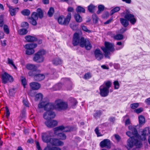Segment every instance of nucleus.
Segmentation results:
<instances>
[{
  "label": "nucleus",
  "mask_w": 150,
  "mask_h": 150,
  "mask_svg": "<svg viewBox=\"0 0 150 150\" xmlns=\"http://www.w3.org/2000/svg\"><path fill=\"white\" fill-rule=\"evenodd\" d=\"M128 128L130 131L127 132L126 134L130 137L127 141L126 148L128 150H130L134 145L138 147H140L142 143L140 141L137 129L132 126H129Z\"/></svg>",
  "instance_id": "f257e3e1"
},
{
  "label": "nucleus",
  "mask_w": 150,
  "mask_h": 150,
  "mask_svg": "<svg viewBox=\"0 0 150 150\" xmlns=\"http://www.w3.org/2000/svg\"><path fill=\"white\" fill-rule=\"evenodd\" d=\"M55 103L54 104L49 103L47 101H42L38 105L39 108H44L45 110L47 112L44 114L43 117L45 119H49L53 118L55 117L56 115L54 112L51 110L55 109Z\"/></svg>",
  "instance_id": "f03ea898"
},
{
  "label": "nucleus",
  "mask_w": 150,
  "mask_h": 150,
  "mask_svg": "<svg viewBox=\"0 0 150 150\" xmlns=\"http://www.w3.org/2000/svg\"><path fill=\"white\" fill-rule=\"evenodd\" d=\"M74 46L79 45L82 47H85L88 50H90L92 47V45L89 40L83 37L80 38L79 34L77 33L74 34L72 42Z\"/></svg>",
  "instance_id": "7ed1b4c3"
},
{
  "label": "nucleus",
  "mask_w": 150,
  "mask_h": 150,
  "mask_svg": "<svg viewBox=\"0 0 150 150\" xmlns=\"http://www.w3.org/2000/svg\"><path fill=\"white\" fill-rule=\"evenodd\" d=\"M111 82L110 81L105 82L99 88L100 93L101 96L105 97L108 95L109 89L111 86Z\"/></svg>",
  "instance_id": "20e7f679"
},
{
  "label": "nucleus",
  "mask_w": 150,
  "mask_h": 150,
  "mask_svg": "<svg viewBox=\"0 0 150 150\" xmlns=\"http://www.w3.org/2000/svg\"><path fill=\"white\" fill-rule=\"evenodd\" d=\"M43 16L42 11L40 8H38L37 10V12H33L31 15V18L30 19V22L33 25H35L37 24L36 20L38 17L42 18Z\"/></svg>",
  "instance_id": "39448f33"
},
{
  "label": "nucleus",
  "mask_w": 150,
  "mask_h": 150,
  "mask_svg": "<svg viewBox=\"0 0 150 150\" xmlns=\"http://www.w3.org/2000/svg\"><path fill=\"white\" fill-rule=\"evenodd\" d=\"M105 47H101L104 53V55L106 58H109V55L110 54V52H114L115 50L114 48V45L108 42H105Z\"/></svg>",
  "instance_id": "423d86ee"
},
{
  "label": "nucleus",
  "mask_w": 150,
  "mask_h": 150,
  "mask_svg": "<svg viewBox=\"0 0 150 150\" xmlns=\"http://www.w3.org/2000/svg\"><path fill=\"white\" fill-rule=\"evenodd\" d=\"M45 53V51L44 50H40L35 54L33 58V60L37 63L42 62L44 60L43 55Z\"/></svg>",
  "instance_id": "0eeeda50"
},
{
  "label": "nucleus",
  "mask_w": 150,
  "mask_h": 150,
  "mask_svg": "<svg viewBox=\"0 0 150 150\" xmlns=\"http://www.w3.org/2000/svg\"><path fill=\"white\" fill-rule=\"evenodd\" d=\"M71 17V13H68L65 18H64L63 15L59 16L58 18V21L60 24L64 25H67L69 24Z\"/></svg>",
  "instance_id": "6e6552de"
},
{
  "label": "nucleus",
  "mask_w": 150,
  "mask_h": 150,
  "mask_svg": "<svg viewBox=\"0 0 150 150\" xmlns=\"http://www.w3.org/2000/svg\"><path fill=\"white\" fill-rule=\"evenodd\" d=\"M55 109L58 110H65L68 107V104L66 102L59 100H56L55 102Z\"/></svg>",
  "instance_id": "1a4fd4ad"
},
{
  "label": "nucleus",
  "mask_w": 150,
  "mask_h": 150,
  "mask_svg": "<svg viewBox=\"0 0 150 150\" xmlns=\"http://www.w3.org/2000/svg\"><path fill=\"white\" fill-rule=\"evenodd\" d=\"M54 137V132L51 131H48L46 132L42 133L41 137L42 141L48 143L51 138V137Z\"/></svg>",
  "instance_id": "9d476101"
},
{
  "label": "nucleus",
  "mask_w": 150,
  "mask_h": 150,
  "mask_svg": "<svg viewBox=\"0 0 150 150\" xmlns=\"http://www.w3.org/2000/svg\"><path fill=\"white\" fill-rule=\"evenodd\" d=\"M126 13L124 18L125 19L130 21L132 25H134L137 21L136 18L132 14L131 11L128 10H126Z\"/></svg>",
  "instance_id": "9b49d317"
},
{
  "label": "nucleus",
  "mask_w": 150,
  "mask_h": 150,
  "mask_svg": "<svg viewBox=\"0 0 150 150\" xmlns=\"http://www.w3.org/2000/svg\"><path fill=\"white\" fill-rule=\"evenodd\" d=\"M1 79L2 83L4 84L12 82L14 80L13 77L6 72L1 75Z\"/></svg>",
  "instance_id": "f8f14e48"
},
{
  "label": "nucleus",
  "mask_w": 150,
  "mask_h": 150,
  "mask_svg": "<svg viewBox=\"0 0 150 150\" xmlns=\"http://www.w3.org/2000/svg\"><path fill=\"white\" fill-rule=\"evenodd\" d=\"M37 45L36 43H28L24 46V47L26 49V54L27 55H30L34 52V49L37 47Z\"/></svg>",
  "instance_id": "ddd939ff"
},
{
  "label": "nucleus",
  "mask_w": 150,
  "mask_h": 150,
  "mask_svg": "<svg viewBox=\"0 0 150 150\" xmlns=\"http://www.w3.org/2000/svg\"><path fill=\"white\" fill-rule=\"evenodd\" d=\"M52 146H62L64 145V142L58 139L51 138L49 142Z\"/></svg>",
  "instance_id": "4468645a"
},
{
  "label": "nucleus",
  "mask_w": 150,
  "mask_h": 150,
  "mask_svg": "<svg viewBox=\"0 0 150 150\" xmlns=\"http://www.w3.org/2000/svg\"><path fill=\"white\" fill-rule=\"evenodd\" d=\"M73 128L70 127H64L63 125L59 126L54 128L55 133H56L57 130L63 131L64 132H70L72 130Z\"/></svg>",
  "instance_id": "2eb2a0df"
},
{
  "label": "nucleus",
  "mask_w": 150,
  "mask_h": 150,
  "mask_svg": "<svg viewBox=\"0 0 150 150\" xmlns=\"http://www.w3.org/2000/svg\"><path fill=\"white\" fill-rule=\"evenodd\" d=\"M149 134L150 135V130L149 128L148 127H145L142 132V136H141L139 135L140 141L141 142V140H145L146 139V136Z\"/></svg>",
  "instance_id": "dca6fc26"
},
{
  "label": "nucleus",
  "mask_w": 150,
  "mask_h": 150,
  "mask_svg": "<svg viewBox=\"0 0 150 150\" xmlns=\"http://www.w3.org/2000/svg\"><path fill=\"white\" fill-rule=\"evenodd\" d=\"M50 119H47V120L45 122V124L47 127L53 128L57 125V121L54 120H49Z\"/></svg>",
  "instance_id": "f3484780"
},
{
  "label": "nucleus",
  "mask_w": 150,
  "mask_h": 150,
  "mask_svg": "<svg viewBox=\"0 0 150 150\" xmlns=\"http://www.w3.org/2000/svg\"><path fill=\"white\" fill-rule=\"evenodd\" d=\"M100 145L102 148L106 147L109 149L111 147L110 142L108 139H105L100 142Z\"/></svg>",
  "instance_id": "a211bd4d"
},
{
  "label": "nucleus",
  "mask_w": 150,
  "mask_h": 150,
  "mask_svg": "<svg viewBox=\"0 0 150 150\" xmlns=\"http://www.w3.org/2000/svg\"><path fill=\"white\" fill-rule=\"evenodd\" d=\"M94 54L96 59L98 60H100L103 57V55L100 49H97L94 51Z\"/></svg>",
  "instance_id": "6ab92c4d"
},
{
  "label": "nucleus",
  "mask_w": 150,
  "mask_h": 150,
  "mask_svg": "<svg viewBox=\"0 0 150 150\" xmlns=\"http://www.w3.org/2000/svg\"><path fill=\"white\" fill-rule=\"evenodd\" d=\"M54 133V136H57L59 139L62 140H64L66 139V136L65 134L63 133H59L58 132L59 130H57L56 132V133H55L54 128L53 129Z\"/></svg>",
  "instance_id": "aec40b11"
},
{
  "label": "nucleus",
  "mask_w": 150,
  "mask_h": 150,
  "mask_svg": "<svg viewBox=\"0 0 150 150\" xmlns=\"http://www.w3.org/2000/svg\"><path fill=\"white\" fill-rule=\"evenodd\" d=\"M26 67L28 69L31 71H37L38 70L37 67L33 64H28L26 65Z\"/></svg>",
  "instance_id": "412c9836"
},
{
  "label": "nucleus",
  "mask_w": 150,
  "mask_h": 150,
  "mask_svg": "<svg viewBox=\"0 0 150 150\" xmlns=\"http://www.w3.org/2000/svg\"><path fill=\"white\" fill-rule=\"evenodd\" d=\"M30 88L33 90H38L40 87V84L37 82H33L30 83Z\"/></svg>",
  "instance_id": "4be33fe9"
},
{
  "label": "nucleus",
  "mask_w": 150,
  "mask_h": 150,
  "mask_svg": "<svg viewBox=\"0 0 150 150\" xmlns=\"http://www.w3.org/2000/svg\"><path fill=\"white\" fill-rule=\"evenodd\" d=\"M45 78V76L43 74H36L34 76V79L36 81H39L43 80Z\"/></svg>",
  "instance_id": "5701e85b"
},
{
  "label": "nucleus",
  "mask_w": 150,
  "mask_h": 150,
  "mask_svg": "<svg viewBox=\"0 0 150 150\" xmlns=\"http://www.w3.org/2000/svg\"><path fill=\"white\" fill-rule=\"evenodd\" d=\"M25 39L28 42H32L37 40V39L35 37L30 35H27L25 37Z\"/></svg>",
  "instance_id": "b1692460"
},
{
  "label": "nucleus",
  "mask_w": 150,
  "mask_h": 150,
  "mask_svg": "<svg viewBox=\"0 0 150 150\" xmlns=\"http://www.w3.org/2000/svg\"><path fill=\"white\" fill-rule=\"evenodd\" d=\"M53 64L55 65L61 64L62 63V61L59 58L57 57L54 59L52 61Z\"/></svg>",
  "instance_id": "393cba45"
},
{
  "label": "nucleus",
  "mask_w": 150,
  "mask_h": 150,
  "mask_svg": "<svg viewBox=\"0 0 150 150\" xmlns=\"http://www.w3.org/2000/svg\"><path fill=\"white\" fill-rule=\"evenodd\" d=\"M120 21L122 24L125 27H126L129 24V21L125 18H120Z\"/></svg>",
  "instance_id": "a878e982"
},
{
  "label": "nucleus",
  "mask_w": 150,
  "mask_h": 150,
  "mask_svg": "<svg viewBox=\"0 0 150 150\" xmlns=\"http://www.w3.org/2000/svg\"><path fill=\"white\" fill-rule=\"evenodd\" d=\"M44 150H61V149L57 147H52L50 145L47 144V146Z\"/></svg>",
  "instance_id": "bb28decb"
},
{
  "label": "nucleus",
  "mask_w": 150,
  "mask_h": 150,
  "mask_svg": "<svg viewBox=\"0 0 150 150\" xmlns=\"http://www.w3.org/2000/svg\"><path fill=\"white\" fill-rule=\"evenodd\" d=\"M139 125H142L145 123V119L144 116L140 115L139 117Z\"/></svg>",
  "instance_id": "cd10ccee"
},
{
  "label": "nucleus",
  "mask_w": 150,
  "mask_h": 150,
  "mask_svg": "<svg viewBox=\"0 0 150 150\" xmlns=\"http://www.w3.org/2000/svg\"><path fill=\"white\" fill-rule=\"evenodd\" d=\"M18 8H13L12 7H10L9 11L11 15L12 16L15 15L16 11H18Z\"/></svg>",
  "instance_id": "c85d7f7f"
},
{
  "label": "nucleus",
  "mask_w": 150,
  "mask_h": 150,
  "mask_svg": "<svg viewBox=\"0 0 150 150\" xmlns=\"http://www.w3.org/2000/svg\"><path fill=\"white\" fill-rule=\"evenodd\" d=\"M74 18L76 21L77 22H81L82 21V17L80 16L77 14H75L74 16Z\"/></svg>",
  "instance_id": "c756f323"
},
{
  "label": "nucleus",
  "mask_w": 150,
  "mask_h": 150,
  "mask_svg": "<svg viewBox=\"0 0 150 150\" xmlns=\"http://www.w3.org/2000/svg\"><path fill=\"white\" fill-rule=\"evenodd\" d=\"M27 33L28 31L27 30L24 28L20 29L18 31V34L21 35H25Z\"/></svg>",
  "instance_id": "7c9ffc66"
},
{
  "label": "nucleus",
  "mask_w": 150,
  "mask_h": 150,
  "mask_svg": "<svg viewBox=\"0 0 150 150\" xmlns=\"http://www.w3.org/2000/svg\"><path fill=\"white\" fill-rule=\"evenodd\" d=\"M120 10V8L119 7H116L112 9L110 12V15L111 16L116 12L119 11Z\"/></svg>",
  "instance_id": "2f4dec72"
},
{
  "label": "nucleus",
  "mask_w": 150,
  "mask_h": 150,
  "mask_svg": "<svg viewBox=\"0 0 150 150\" xmlns=\"http://www.w3.org/2000/svg\"><path fill=\"white\" fill-rule=\"evenodd\" d=\"M54 13V9L53 7H50L47 13V14L49 16H52Z\"/></svg>",
  "instance_id": "473e14b6"
},
{
  "label": "nucleus",
  "mask_w": 150,
  "mask_h": 150,
  "mask_svg": "<svg viewBox=\"0 0 150 150\" xmlns=\"http://www.w3.org/2000/svg\"><path fill=\"white\" fill-rule=\"evenodd\" d=\"M98 10L97 13V14H99L101 11H103L105 8V6L103 5H98Z\"/></svg>",
  "instance_id": "72a5a7b5"
},
{
  "label": "nucleus",
  "mask_w": 150,
  "mask_h": 150,
  "mask_svg": "<svg viewBox=\"0 0 150 150\" xmlns=\"http://www.w3.org/2000/svg\"><path fill=\"white\" fill-rule=\"evenodd\" d=\"M76 11L78 13L81 12L84 13L85 12V10L83 7L79 6L77 7Z\"/></svg>",
  "instance_id": "f704fd0d"
},
{
  "label": "nucleus",
  "mask_w": 150,
  "mask_h": 150,
  "mask_svg": "<svg viewBox=\"0 0 150 150\" xmlns=\"http://www.w3.org/2000/svg\"><path fill=\"white\" fill-rule=\"evenodd\" d=\"M42 95L41 93H38L35 95V100H40L42 99Z\"/></svg>",
  "instance_id": "c9c22d12"
},
{
  "label": "nucleus",
  "mask_w": 150,
  "mask_h": 150,
  "mask_svg": "<svg viewBox=\"0 0 150 150\" xmlns=\"http://www.w3.org/2000/svg\"><path fill=\"white\" fill-rule=\"evenodd\" d=\"M123 38V36L121 34H118L114 36V38L117 40H122Z\"/></svg>",
  "instance_id": "e433bc0d"
},
{
  "label": "nucleus",
  "mask_w": 150,
  "mask_h": 150,
  "mask_svg": "<svg viewBox=\"0 0 150 150\" xmlns=\"http://www.w3.org/2000/svg\"><path fill=\"white\" fill-rule=\"evenodd\" d=\"M21 13L23 15L27 16L29 15L30 13V11L27 9L23 10L21 11Z\"/></svg>",
  "instance_id": "4c0bfd02"
},
{
  "label": "nucleus",
  "mask_w": 150,
  "mask_h": 150,
  "mask_svg": "<svg viewBox=\"0 0 150 150\" xmlns=\"http://www.w3.org/2000/svg\"><path fill=\"white\" fill-rule=\"evenodd\" d=\"M95 8V6L91 4L88 6V9L90 12L92 13L93 12Z\"/></svg>",
  "instance_id": "58836bf2"
},
{
  "label": "nucleus",
  "mask_w": 150,
  "mask_h": 150,
  "mask_svg": "<svg viewBox=\"0 0 150 150\" xmlns=\"http://www.w3.org/2000/svg\"><path fill=\"white\" fill-rule=\"evenodd\" d=\"M4 16L2 15L0 16V27H2L4 25Z\"/></svg>",
  "instance_id": "ea45409f"
},
{
  "label": "nucleus",
  "mask_w": 150,
  "mask_h": 150,
  "mask_svg": "<svg viewBox=\"0 0 150 150\" xmlns=\"http://www.w3.org/2000/svg\"><path fill=\"white\" fill-rule=\"evenodd\" d=\"M7 61L8 64L10 65H11L15 69L16 68V67L14 64L13 61L12 59H10L9 58H8Z\"/></svg>",
  "instance_id": "a19ab883"
},
{
  "label": "nucleus",
  "mask_w": 150,
  "mask_h": 150,
  "mask_svg": "<svg viewBox=\"0 0 150 150\" xmlns=\"http://www.w3.org/2000/svg\"><path fill=\"white\" fill-rule=\"evenodd\" d=\"M139 106V103H135L131 104L130 107L132 109H135Z\"/></svg>",
  "instance_id": "79ce46f5"
},
{
  "label": "nucleus",
  "mask_w": 150,
  "mask_h": 150,
  "mask_svg": "<svg viewBox=\"0 0 150 150\" xmlns=\"http://www.w3.org/2000/svg\"><path fill=\"white\" fill-rule=\"evenodd\" d=\"M101 114V112L100 110L97 111L94 113V116L97 119L100 116Z\"/></svg>",
  "instance_id": "37998d69"
},
{
  "label": "nucleus",
  "mask_w": 150,
  "mask_h": 150,
  "mask_svg": "<svg viewBox=\"0 0 150 150\" xmlns=\"http://www.w3.org/2000/svg\"><path fill=\"white\" fill-rule=\"evenodd\" d=\"M91 74L89 72L86 73L83 76V78L86 79H88L91 78Z\"/></svg>",
  "instance_id": "c03bdc74"
},
{
  "label": "nucleus",
  "mask_w": 150,
  "mask_h": 150,
  "mask_svg": "<svg viewBox=\"0 0 150 150\" xmlns=\"http://www.w3.org/2000/svg\"><path fill=\"white\" fill-rule=\"evenodd\" d=\"M71 105L73 108H74V106L76 105L77 103V102L76 100L74 98H71Z\"/></svg>",
  "instance_id": "a18cd8bd"
},
{
  "label": "nucleus",
  "mask_w": 150,
  "mask_h": 150,
  "mask_svg": "<svg viewBox=\"0 0 150 150\" xmlns=\"http://www.w3.org/2000/svg\"><path fill=\"white\" fill-rule=\"evenodd\" d=\"M15 92V89L14 88H11L9 90V93L11 96H13Z\"/></svg>",
  "instance_id": "49530a36"
},
{
  "label": "nucleus",
  "mask_w": 150,
  "mask_h": 150,
  "mask_svg": "<svg viewBox=\"0 0 150 150\" xmlns=\"http://www.w3.org/2000/svg\"><path fill=\"white\" fill-rule=\"evenodd\" d=\"M4 30L5 33L7 34L9 33V29L8 26L6 25H4Z\"/></svg>",
  "instance_id": "de8ad7c7"
},
{
  "label": "nucleus",
  "mask_w": 150,
  "mask_h": 150,
  "mask_svg": "<svg viewBox=\"0 0 150 150\" xmlns=\"http://www.w3.org/2000/svg\"><path fill=\"white\" fill-rule=\"evenodd\" d=\"M21 81L23 86L25 88L26 83V79L23 77H22L21 78Z\"/></svg>",
  "instance_id": "09e8293b"
},
{
  "label": "nucleus",
  "mask_w": 150,
  "mask_h": 150,
  "mask_svg": "<svg viewBox=\"0 0 150 150\" xmlns=\"http://www.w3.org/2000/svg\"><path fill=\"white\" fill-rule=\"evenodd\" d=\"M92 18L93 21L95 23H97L98 21V18L96 14H93L92 15Z\"/></svg>",
  "instance_id": "8fccbe9b"
},
{
  "label": "nucleus",
  "mask_w": 150,
  "mask_h": 150,
  "mask_svg": "<svg viewBox=\"0 0 150 150\" xmlns=\"http://www.w3.org/2000/svg\"><path fill=\"white\" fill-rule=\"evenodd\" d=\"M114 88L115 89H118L119 88V84L118 81H115L114 82Z\"/></svg>",
  "instance_id": "3c124183"
},
{
  "label": "nucleus",
  "mask_w": 150,
  "mask_h": 150,
  "mask_svg": "<svg viewBox=\"0 0 150 150\" xmlns=\"http://www.w3.org/2000/svg\"><path fill=\"white\" fill-rule=\"evenodd\" d=\"M23 102L24 105L27 107H29V104L28 101L25 99H23Z\"/></svg>",
  "instance_id": "603ef678"
},
{
  "label": "nucleus",
  "mask_w": 150,
  "mask_h": 150,
  "mask_svg": "<svg viewBox=\"0 0 150 150\" xmlns=\"http://www.w3.org/2000/svg\"><path fill=\"white\" fill-rule=\"evenodd\" d=\"M37 71H30L28 72V74L29 76H34H34H35L36 74H35V72H36Z\"/></svg>",
  "instance_id": "864d4df0"
},
{
  "label": "nucleus",
  "mask_w": 150,
  "mask_h": 150,
  "mask_svg": "<svg viewBox=\"0 0 150 150\" xmlns=\"http://www.w3.org/2000/svg\"><path fill=\"white\" fill-rule=\"evenodd\" d=\"M143 111V109L142 108H140L134 110V111L135 112L137 113H139Z\"/></svg>",
  "instance_id": "5fc2aeb1"
},
{
  "label": "nucleus",
  "mask_w": 150,
  "mask_h": 150,
  "mask_svg": "<svg viewBox=\"0 0 150 150\" xmlns=\"http://www.w3.org/2000/svg\"><path fill=\"white\" fill-rule=\"evenodd\" d=\"M61 85L62 84L61 83L56 84L54 86V87L56 88L55 90H57L60 89L61 88Z\"/></svg>",
  "instance_id": "6e6d98bb"
},
{
  "label": "nucleus",
  "mask_w": 150,
  "mask_h": 150,
  "mask_svg": "<svg viewBox=\"0 0 150 150\" xmlns=\"http://www.w3.org/2000/svg\"><path fill=\"white\" fill-rule=\"evenodd\" d=\"M95 131L98 137H100L102 136L100 132H99V130L98 127H96L95 130Z\"/></svg>",
  "instance_id": "4d7b16f0"
},
{
  "label": "nucleus",
  "mask_w": 150,
  "mask_h": 150,
  "mask_svg": "<svg viewBox=\"0 0 150 150\" xmlns=\"http://www.w3.org/2000/svg\"><path fill=\"white\" fill-rule=\"evenodd\" d=\"M117 45L121 46L120 47L117 48L116 50H117L122 49L123 47V45H122V43L121 42H117Z\"/></svg>",
  "instance_id": "13d9d810"
},
{
  "label": "nucleus",
  "mask_w": 150,
  "mask_h": 150,
  "mask_svg": "<svg viewBox=\"0 0 150 150\" xmlns=\"http://www.w3.org/2000/svg\"><path fill=\"white\" fill-rule=\"evenodd\" d=\"M21 25L23 27L28 28V24L26 22H23L21 23Z\"/></svg>",
  "instance_id": "bf43d9fd"
},
{
  "label": "nucleus",
  "mask_w": 150,
  "mask_h": 150,
  "mask_svg": "<svg viewBox=\"0 0 150 150\" xmlns=\"http://www.w3.org/2000/svg\"><path fill=\"white\" fill-rule=\"evenodd\" d=\"M81 28L82 30L88 33L90 32V31L88 30L86 26L84 25L82 26Z\"/></svg>",
  "instance_id": "052dcab7"
},
{
  "label": "nucleus",
  "mask_w": 150,
  "mask_h": 150,
  "mask_svg": "<svg viewBox=\"0 0 150 150\" xmlns=\"http://www.w3.org/2000/svg\"><path fill=\"white\" fill-rule=\"evenodd\" d=\"M35 143L36 144V147L38 150H42L40 146L39 142L37 141H36L35 142Z\"/></svg>",
  "instance_id": "680f3d73"
},
{
  "label": "nucleus",
  "mask_w": 150,
  "mask_h": 150,
  "mask_svg": "<svg viewBox=\"0 0 150 150\" xmlns=\"http://www.w3.org/2000/svg\"><path fill=\"white\" fill-rule=\"evenodd\" d=\"M35 143L36 144V147L38 150H42L40 146L39 142L37 141H36L35 142Z\"/></svg>",
  "instance_id": "e2e57ef3"
},
{
  "label": "nucleus",
  "mask_w": 150,
  "mask_h": 150,
  "mask_svg": "<svg viewBox=\"0 0 150 150\" xmlns=\"http://www.w3.org/2000/svg\"><path fill=\"white\" fill-rule=\"evenodd\" d=\"M114 68L117 69H119L120 68V66L119 64L117 63H115L114 64Z\"/></svg>",
  "instance_id": "0e129e2a"
},
{
  "label": "nucleus",
  "mask_w": 150,
  "mask_h": 150,
  "mask_svg": "<svg viewBox=\"0 0 150 150\" xmlns=\"http://www.w3.org/2000/svg\"><path fill=\"white\" fill-rule=\"evenodd\" d=\"M113 19V18L112 17H111L109 19L105 22L104 24H107L110 23L112 21Z\"/></svg>",
  "instance_id": "69168bd1"
},
{
  "label": "nucleus",
  "mask_w": 150,
  "mask_h": 150,
  "mask_svg": "<svg viewBox=\"0 0 150 150\" xmlns=\"http://www.w3.org/2000/svg\"><path fill=\"white\" fill-rule=\"evenodd\" d=\"M70 26L71 29L74 30L76 27V25H75L74 23H72L70 24Z\"/></svg>",
  "instance_id": "338daca9"
},
{
  "label": "nucleus",
  "mask_w": 150,
  "mask_h": 150,
  "mask_svg": "<svg viewBox=\"0 0 150 150\" xmlns=\"http://www.w3.org/2000/svg\"><path fill=\"white\" fill-rule=\"evenodd\" d=\"M145 102L147 105H150V98L146 99Z\"/></svg>",
  "instance_id": "774afa93"
}]
</instances>
